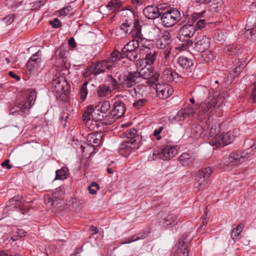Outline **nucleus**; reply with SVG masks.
I'll return each mask as SVG.
<instances>
[{
  "label": "nucleus",
  "mask_w": 256,
  "mask_h": 256,
  "mask_svg": "<svg viewBox=\"0 0 256 256\" xmlns=\"http://www.w3.org/2000/svg\"><path fill=\"white\" fill-rule=\"evenodd\" d=\"M244 145L248 148L240 154L232 153L228 156H226L223 158L222 164L226 166H234L240 164L245 162L249 157L248 148L254 150L256 148V144L252 140H246Z\"/></svg>",
  "instance_id": "f257e3e1"
},
{
  "label": "nucleus",
  "mask_w": 256,
  "mask_h": 256,
  "mask_svg": "<svg viewBox=\"0 0 256 256\" xmlns=\"http://www.w3.org/2000/svg\"><path fill=\"white\" fill-rule=\"evenodd\" d=\"M210 40L204 35H200L196 38V42L193 43L192 40L187 39L179 48L182 50H188L190 53L194 54L196 52H204L210 46Z\"/></svg>",
  "instance_id": "f03ea898"
},
{
  "label": "nucleus",
  "mask_w": 256,
  "mask_h": 256,
  "mask_svg": "<svg viewBox=\"0 0 256 256\" xmlns=\"http://www.w3.org/2000/svg\"><path fill=\"white\" fill-rule=\"evenodd\" d=\"M224 96L222 94H220L218 96L216 94L211 95L200 105L198 112L200 115H203L206 113L211 112L215 108H219L224 104Z\"/></svg>",
  "instance_id": "7ed1b4c3"
},
{
  "label": "nucleus",
  "mask_w": 256,
  "mask_h": 256,
  "mask_svg": "<svg viewBox=\"0 0 256 256\" xmlns=\"http://www.w3.org/2000/svg\"><path fill=\"white\" fill-rule=\"evenodd\" d=\"M99 108L96 107L94 108L93 106H88L86 110L82 115L84 120H86V125L90 129L94 128L95 125H96V122L104 118L99 112Z\"/></svg>",
  "instance_id": "20e7f679"
},
{
  "label": "nucleus",
  "mask_w": 256,
  "mask_h": 256,
  "mask_svg": "<svg viewBox=\"0 0 256 256\" xmlns=\"http://www.w3.org/2000/svg\"><path fill=\"white\" fill-rule=\"evenodd\" d=\"M36 98V92L31 90L25 96L18 98L16 101L14 107V108H16L18 110H14V112L28 110L34 104Z\"/></svg>",
  "instance_id": "39448f33"
},
{
  "label": "nucleus",
  "mask_w": 256,
  "mask_h": 256,
  "mask_svg": "<svg viewBox=\"0 0 256 256\" xmlns=\"http://www.w3.org/2000/svg\"><path fill=\"white\" fill-rule=\"evenodd\" d=\"M178 149V146L168 145L162 150H154L152 160L160 158L164 160H170L177 154Z\"/></svg>",
  "instance_id": "423d86ee"
},
{
  "label": "nucleus",
  "mask_w": 256,
  "mask_h": 256,
  "mask_svg": "<svg viewBox=\"0 0 256 256\" xmlns=\"http://www.w3.org/2000/svg\"><path fill=\"white\" fill-rule=\"evenodd\" d=\"M160 15L162 24L165 27H171L181 19V14L176 9L168 10Z\"/></svg>",
  "instance_id": "0eeeda50"
},
{
  "label": "nucleus",
  "mask_w": 256,
  "mask_h": 256,
  "mask_svg": "<svg viewBox=\"0 0 256 256\" xmlns=\"http://www.w3.org/2000/svg\"><path fill=\"white\" fill-rule=\"evenodd\" d=\"M141 39L134 38L130 40L122 49V52L131 61H134L138 58V48Z\"/></svg>",
  "instance_id": "6e6552de"
},
{
  "label": "nucleus",
  "mask_w": 256,
  "mask_h": 256,
  "mask_svg": "<svg viewBox=\"0 0 256 256\" xmlns=\"http://www.w3.org/2000/svg\"><path fill=\"white\" fill-rule=\"evenodd\" d=\"M134 72L138 80L140 78L144 79H148L147 82L150 86L158 81L160 76L158 72H155L154 73L150 66L146 68H144L140 71Z\"/></svg>",
  "instance_id": "1a4fd4ad"
},
{
  "label": "nucleus",
  "mask_w": 256,
  "mask_h": 256,
  "mask_svg": "<svg viewBox=\"0 0 256 256\" xmlns=\"http://www.w3.org/2000/svg\"><path fill=\"white\" fill-rule=\"evenodd\" d=\"M52 90L58 95L66 94L69 88V86L65 78L62 77H57L54 78L51 83Z\"/></svg>",
  "instance_id": "9d476101"
},
{
  "label": "nucleus",
  "mask_w": 256,
  "mask_h": 256,
  "mask_svg": "<svg viewBox=\"0 0 256 256\" xmlns=\"http://www.w3.org/2000/svg\"><path fill=\"white\" fill-rule=\"evenodd\" d=\"M138 80L134 72H128L119 76V84L123 88H132L136 84Z\"/></svg>",
  "instance_id": "9b49d317"
},
{
  "label": "nucleus",
  "mask_w": 256,
  "mask_h": 256,
  "mask_svg": "<svg viewBox=\"0 0 256 256\" xmlns=\"http://www.w3.org/2000/svg\"><path fill=\"white\" fill-rule=\"evenodd\" d=\"M126 111V107L124 104L120 101H116L114 104V108L108 115V120L110 122H113L122 116Z\"/></svg>",
  "instance_id": "f8f14e48"
},
{
  "label": "nucleus",
  "mask_w": 256,
  "mask_h": 256,
  "mask_svg": "<svg viewBox=\"0 0 256 256\" xmlns=\"http://www.w3.org/2000/svg\"><path fill=\"white\" fill-rule=\"evenodd\" d=\"M156 90L158 96L162 99L168 98L174 92V89L170 85L164 83L156 84Z\"/></svg>",
  "instance_id": "ddd939ff"
},
{
  "label": "nucleus",
  "mask_w": 256,
  "mask_h": 256,
  "mask_svg": "<svg viewBox=\"0 0 256 256\" xmlns=\"http://www.w3.org/2000/svg\"><path fill=\"white\" fill-rule=\"evenodd\" d=\"M196 29L192 24H186L184 25L179 30L178 32V38L180 40H183L184 43L186 40H184V38H192L195 32Z\"/></svg>",
  "instance_id": "4468645a"
},
{
  "label": "nucleus",
  "mask_w": 256,
  "mask_h": 256,
  "mask_svg": "<svg viewBox=\"0 0 256 256\" xmlns=\"http://www.w3.org/2000/svg\"><path fill=\"white\" fill-rule=\"evenodd\" d=\"M234 138V136L230 132H226L218 136L216 140L210 141L211 145L218 147L220 146H224L230 144Z\"/></svg>",
  "instance_id": "2eb2a0df"
},
{
  "label": "nucleus",
  "mask_w": 256,
  "mask_h": 256,
  "mask_svg": "<svg viewBox=\"0 0 256 256\" xmlns=\"http://www.w3.org/2000/svg\"><path fill=\"white\" fill-rule=\"evenodd\" d=\"M144 16L148 19L154 20L160 16L159 8L156 6H148L143 10Z\"/></svg>",
  "instance_id": "dca6fc26"
},
{
  "label": "nucleus",
  "mask_w": 256,
  "mask_h": 256,
  "mask_svg": "<svg viewBox=\"0 0 256 256\" xmlns=\"http://www.w3.org/2000/svg\"><path fill=\"white\" fill-rule=\"evenodd\" d=\"M148 42L145 38H142L140 40V46L138 48V58H144L146 55L151 52L153 50H151L146 44Z\"/></svg>",
  "instance_id": "f3484780"
},
{
  "label": "nucleus",
  "mask_w": 256,
  "mask_h": 256,
  "mask_svg": "<svg viewBox=\"0 0 256 256\" xmlns=\"http://www.w3.org/2000/svg\"><path fill=\"white\" fill-rule=\"evenodd\" d=\"M220 126L219 124L214 123L211 124L207 130V133L208 134L209 144H211L210 141L212 140H216L218 138V134L220 132Z\"/></svg>",
  "instance_id": "a211bd4d"
},
{
  "label": "nucleus",
  "mask_w": 256,
  "mask_h": 256,
  "mask_svg": "<svg viewBox=\"0 0 256 256\" xmlns=\"http://www.w3.org/2000/svg\"><path fill=\"white\" fill-rule=\"evenodd\" d=\"M170 42V35L169 32H165L156 41V46L160 49H166L169 47Z\"/></svg>",
  "instance_id": "6ab92c4d"
},
{
  "label": "nucleus",
  "mask_w": 256,
  "mask_h": 256,
  "mask_svg": "<svg viewBox=\"0 0 256 256\" xmlns=\"http://www.w3.org/2000/svg\"><path fill=\"white\" fill-rule=\"evenodd\" d=\"M94 66L96 70V74L103 72L106 70H112L114 68V64H110L107 60L97 63Z\"/></svg>",
  "instance_id": "aec40b11"
},
{
  "label": "nucleus",
  "mask_w": 256,
  "mask_h": 256,
  "mask_svg": "<svg viewBox=\"0 0 256 256\" xmlns=\"http://www.w3.org/2000/svg\"><path fill=\"white\" fill-rule=\"evenodd\" d=\"M139 147L138 142H136L135 140H126L122 142L120 145L121 150H126L131 152L132 150H136Z\"/></svg>",
  "instance_id": "412c9836"
},
{
  "label": "nucleus",
  "mask_w": 256,
  "mask_h": 256,
  "mask_svg": "<svg viewBox=\"0 0 256 256\" xmlns=\"http://www.w3.org/2000/svg\"><path fill=\"white\" fill-rule=\"evenodd\" d=\"M195 158V156L193 154L184 153L180 156L179 160L182 165L186 166L192 164Z\"/></svg>",
  "instance_id": "4be33fe9"
},
{
  "label": "nucleus",
  "mask_w": 256,
  "mask_h": 256,
  "mask_svg": "<svg viewBox=\"0 0 256 256\" xmlns=\"http://www.w3.org/2000/svg\"><path fill=\"white\" fill-rule=\"evenodd\" d=\"M138 131L136 128H130L126 130L123 133V137L128 138V140H136L140 142L139 137L137 134Z\"/></svg>",
  "instance_id": "5701e85b"
},
{
  "label": "nucleus",
  "mask_w": 256,
  "mask_h": 256,
  "mask_svg": "<svg viewBox=\"0 0 256 256\" xmlns=\"http://www.w3.org/2000/svg\"><path fill=\"white\" fill-rule=\"evenodd\" d=\"M125 56H126L123 52H120L118 50H114L110 54V56L107 60L110 64H113L114 67L115 62L121 58H124Z\"/></svg>",
  "instance_id": "b1692460"
},
{
  "label": "nucleus",
  "mask_w": 256,
  "mask_h": 256,
  "mask_svg": "<svg viewBox=\"0 0 256 256\" xmlns=\"http://www.w3.org/2000/svg\"><path fill=\"white\" fill-rule=\"evenodd\" d=\"M176 75L177 74L176 72L172 71V69L166 68L162 72V78L164 80L172 82L175 78Z\"/></svg>",
  "instance_id": "393cba45"
},
{
  "label": "nucleus",
  "mask_w": 256,
  "mask_h": 256,
  "mask_svg": "<svg viewBox=\"0 0 256 256\" xmlns=\"http://www.w3.org/2000/svg\"><path fill=\"white\" fill-rule=\"evenodd\" d=\"M164 220L163 224L164 226H172L177 224L178 217L176 214H171L164 218Z\"/></svg>",
  "instance_id": "a878e982"
},
{
  "label": "nucleus",
  "mask_w": 256,
  "mask_h": 256,
  "mask_svg": "<svg viewBox=\"0 0 256 256\" xmlns=\"http://www.w3.org/2000/svg\"><path fill=\"white\" fill-rule=\"evenodd\" d=\"M68 175V168L66 166H62L60 169L56 170L54 180H64L67 178Z\"/></svg>",
  "instance_id": "bb28decb"
},
{
  "label": "nucleus",
  "mask_w": 256,
  "mask_h": 256,
  "mask_svg": "<svg viewBox=\"0 0 256 256\" xmlns=\"http://www.w3.org/2000/svg\"><path fill=\"white\" fill-rule=\"evenodd\" d=\"M112 90L108 86L102 84L100 85L97 90V94L98 97L103 98L110 96Z\"/></svg>",
  "instance_id": "cd10ccee"
},
{
  "label": "nucleus",
  "mask_w": 256,
  "mask_h": 256,
  "mask_svg": "<svg viewBox=\"0 0 256 256\" xmlns=\"http://www.w3.org/2000/svg\"><path fill=\"white\" fill-rule=\"evenodd\" d=\"M178 64L184 68H188L192 66V60L184 56H180L177 60Z\"/></svg>",
  "instance_id": "c85d7f7f"
},
{
  "label": "nucleus",
  "mask_w": 256,
  "mask_h": 256,
  "mask_svg": "<svg viewBox=\"0 0 256 256\" xmlns=\"http://www.w3.org/2000/svg\"><path fill=\"white\" fill-rule=\"evenodd\" d=\"M244 228V224L240 223L236 228L233 229L231 234V237L234 241L238 240L240 238V234Z\"/></svg>",
  "instance_id": "c756f323"
},
{
  "label": "nucleus",
  "mask_w": 256,
  "mask_h": 256,
  "mask_svg": "<svg viewBox=\"0 0 256 256\" xmlns=\"http://www.w3.org/2000/svg\"><path fill=\"white\" fill-rule=\"evenodd\" d=\"M254 26L255 24H254L252 26H250L249 22H248L246 26V35L247 38L252 40H255L256 39V30H254Z\"/></svg>",
  "instance_id": "7c9ffc66"
},
{
  "label": "nucleus",
  "mask_w": 256,
  "mask_h": 256,
  "mask_svg": "<svg viewBox=\"0 0 256 256\" xmlns=\"http://www.w3.org/2000/svg\"><path fill=\"white\" fill-rule=\"evenodd\" d=\"M122 4V2L120 0H110L106 4V7L110 10H116L120 8Z\"/></svg>",
  "instance_id": "2f4dec72"
},
{
  "label": "nucleus",
  "mask_w": 256,
  "mask_h": 256,
  "mask_svg": "<svg viewBox=\"0 0 256 256\" xmlns=\"http://www.w3.org/2000/svg\"><path fill=\"white\" fill-rule=\"evenodd\" d=\"M100 138H101L100 134H90L87 136V140L90 142V144H96L98 145L101 142V140Z\"/></svg>",
  "instance_id": "473e14b6"
},
{
  "label": "nucleus",
  "mask_w": 256,
  "mask_h": 256,
  "mask_svg": "<svg viewBox=\"0 0 256 256\" xmlns=\"http://www.w3.org/2000/svg\"><path fill=\"white\" fill-rule=\"evenodd\" d=\"M212 172V168L210 167L206 168L199 171L198 177L200 179L206 180V179L210 176Z\"/></svg>",
  "instance_id": "72a5a7b5"
},
{
  "label": "nucleus",
  "mask_w": 256,
  "mask_h": 256,
  "mask_svg": "<svg viewBox=\"0 0 256 256\" xmlns=\"http://www.w3.org/2000/svg\"><path fill=\"white\" fill-rule=\"evenodd\" d=\"M134 28L132 30V34L136 39L142 38L141 34V26L140 25L138 21H135L134 22Z\"/></svg>",
  "instance_id": "f704fd0d"
},
{
  "label": "nucleus",
  "mask_w": 256,
  "mask_h": 256,
  "mask_svg": "<svg viewBox=\"0 0 256 256\" xmlns=\"http://www.w3.org/2000/svg\"><path fill=\"white\" fill-rule=\"evenodd\" d=\"M156 55L157 52L156 50H152L150 52V54H148V55H146L144 57V60L146 61V62H147L148 65L150 66L154 63L156 59Z\"/></svg>",
  "instance_id": "c9c22d12"
},
{
  "label": "nucleus",
  "mask_w": 256,
  "mask_h": 256,
  "mask_svg": "<svg viewBox=\"0 0 256 256\" xmlns=\"http://www.w3.org/2000/svg\"><path fill=\"white\" fill-rule=\"evenodd\" d=\"M180 247H179L178 250V256H188V250L184 246V240H180Z\"/></svg>",
  "instance_id": "e433bc0d"
},
{
  "label": "nucleus",
  "mask_w": 256,
  "mask_h": 256,
  "mask_svg": "<svg viewBox=\"0 0 256 256\" xmlns=\"http://www.w3.org/2000/svg\"><path fill=\"white\" fill-rule=\"evenodd\" d=\"M222 0H214L210 4V10L215 12L220 11L222 8Z\"/></svg>",
  "instance_id": "4c0bfd02"
},
{
  "label": "nucleus",
  "mask_w": 256,
  "mask_h": 256,
  "mask_svg": "<svg viewBox=\"0 0 256 256\" xmlns=\"http://www.w3.org/2000/svg\"><path fill=\"white\" fill-rule=\"evenodd\" d=\"M96 107L99 108V111H100L101 113L106 114V112L110 109V102L109 101L106 100L102 102L100 105Z\"/></svg>",
  "instance_id": "58836bf2"
},
{
  "label": "nucleus",
  "mask_w": 256,
  "mask_h": 256,
  "mask_svg": "<svg viewBox=\"0 0 256 256\" xmlns=\"http://www.w3.org/2000/svg\"><path fill=\"white\" fill-rule=\"evenodd\" d=\"M204 12H201L194 13L192 14L189 20L190 24H192L194 25L200 19H202L203 14H204Z\"/></svg>",
  "instance_id": "ea45409f"
},
{
  "label": "nucleus",
  "mask_w": 256,
  "mask_h": 256,
  "mask_svg": "<svg viewBox=\"0 0 256 256\" xmlns=\"http://www.w3.org/2000/svg\"><path fill=\"white\" fill-rule=\"evenodd\" d=\"M202 52V56L204 58V60L206 62L212 61L215 58V55L213 54L212 51L205 50L204 52Z\"/></svg>",
  "instance_id": "a19ab883"
},
{
  "label": "nucleus",
  "mask_w": 256,
  "mask_h": 256,
  "mask_svg": "<svg viewBox=\"0 0 256 256\" xmlns=\"http://www.w3.org/2000/svg\"><path fill=\"white\" fill-rule=\"evenodd\" d=\"M186 118V114H184L182 110H179L176 114L170 118L171 120L180 122L184 120Z\"/></svg>",
  "instance_id": "79ce46f5"
},
{
  "label": "nucleus",
  "mask_w": 256,
  "mask_h": 256,
  "mask_svg": "<svg viewBox=\"0 0 256 256\" xmlns=\"http://www.w3.org/2000/svg\"><path fill=\"white\" fill-rule=\"evenodd\" d=\"M198 108H199V105L196 104L194 106L187 107L182 110L184 114H186V116L187 117L191 114H194Z\"/></svg>",
  "instance_id": "37998d69"
},
{
  "label": "nucleus",
  "mask_w": 256,
  "mask_h": 256,
  "mask_svg": "<svg viewBox=\"0 0 256 256\" xmlns=\"http://www.w3.org/2000/svg\"><path fill=\"white\" fill-rule=\"evenodd\" d=\"M144 92V90H142V91H140V90H139V86H137L136 88H134L130 90V93L134 98H140V96H142V94Z\"/></svg>",
  "instance_id": "c03bdc74"
},
{
  "label": "nucleus",
  "mask_w": 256,
  "mask_h": 256,
  "mask_svg": "<svg viewBox=\"0 0 256 256\" xmlns=\"http://www.w3.org/2000/svg\"><path fill=\"white\" fill-rule=\"evenodd\" d=\"M92 74H94L95 76L96 75L95 66L94 65H90L86 68L84 72V76L85 78H88Z\"/></svg>",
  "instance_id": "a18cd8bd"
},
{
  "label": "nucleus",
  "mask_w": 256,
  "mask_h": 256,
  "mask_svg": "<svg viewBox=\"0 0 256 256\" xmlns=\"http://www.w3.org/2000/svg\"><path fill=\"white\" fill-rule=\"evenodd\" d=\"M226 38V33L221 32L217 31L214 32V38L219 42L224 41Z\"/></svg>",
  "instance_id": "49530a36"
},
{
  "label": "nucleus",
  "mask_w": 256,
  "mask_h": 256,
  "mask_svg": "<svg viewBox=\"0 0 256 256\" xmlns=\"http://www.w3.org/2000/svg\"><path fill=\"white\" fill-rule=\"evenodd\" d=\"M207 184L206 180L199 179L195 184V190L198 192L203 190Z\"/></svg>",
  "instance_id": "de8ad7c7"
},
{
  "label": "nucleus",
  "mask_w": 256,
  "mask_h": 256,
  "mask_svg": "<svg viewBox=\"0 0 256 256\" xmlns=\"http://www.w3.org/2000/svg\"><path fill=\"white\" fill-rule=\"evenodd\" d=\"M243 67V64L241 62L236 60L234 62V68L233 69L234 76H236L238 73L242 69Z\"/></svg>",
  "instance_id": "09e8293b"
},
{
  "label": "nucleus",
  "mask_w": 256,
  "mask_h": 256,
  "mask_svg": "<svg viewBox=\"0 0 256 256\" xmlns=\"http://www.w3.org/2000/svg\"><path fill=\"white\" fill-rule=\"evenodd\" d=\"M10 234H16L20 238L25 236V232L22 228H18L17 227H13L12 230L10 232Z\"/></svg>",
  "instance_id": "8fccbe9b"
},
{
  "label": "nucleus",
  "mask_w": 256,
  "mask_h": 256,
  "mask_svg": "<svg viewBox=\"0 0 256 256\" xmlns=\"http://www.w3.org/2000/svg\"><path fill=\"white\" fill-rule=\"evenodd\" d=\"M146 65H148L147 62H146L144 58H139L136 63V71H140L144 68H146L148 67Z\"/></svg>",
  "instance_id": "3c124183"
},
{
  "label": "nucleus",
  "mask_w": 256,
  "mask_h": 256,
  "mask_svg": "<svg viewBox=\"0 0 256 256\" xmlns=\"http://www.w3.org/2000/svg\"><path fill=\"white\" fill-rule=\"evenodd\" d=\"M99 189L100 186L96 182H92L88 187L89 192L92 194H96Z\"/></svg>",
  "instance_id": "603ef678"
},
{
  "label": "nucleus",
  "mask_w": 256,
  "mask_h": 256,
  "mask_svg": "<svg viewBox=\"0 0 256 256\" xmlns=\"http://www.w3.org/2000/svg\"><path fill=\"white\" fill-rule=\"evenodd\" d=\"M88 84V82H84V84L82 85L81 88H80V97H81L82 99L83 100H84L86 98L88 94V90L87 89Z\"/></svg>",
  "instance_id": "864d4df0"
},
{
  "label": "nucleus",
  "mask_w": 256,
  "mask_h": 256,
  "mask_svg": "<svg viewBox=\"0 0 256 256\" xmlns=\"http://www.w3.org/2000/svg\"><path fill=\"white\" fill-rule=\"evenodd\" d=\"M72 10V8L71 6H67L60 10L58 11V14L60 16H66L70 14Z\"/></svg>",
  "instance_id": "5fc2aeb1"
},
{
  "label": "nucleus",
  "mask_w": 256,
  "mask_h": 256,
  "mask_svg": "<svg viewBox=\"0 0 256 256\" xmlns=\"http://www.w3.org/2000/svg\"><path fill=\"white\" fill-rule=\"evenodd\" d=\"M19 200L18 196H14L10 200L7 206L17 208L20 205Z\"/></svg>",
  "instance_id": "6e6d98bb"
},
{
  "label": "nucleus",
  "mask_w": 256,
  "mask_h": 256,
  "mask_svg": "<svg viewBox=\"0 0 256 256\" xmlns=\"http://www.w3.org/2000/svg\"><path fill=\"white\" fill-rule=\"evenodd\" d=\"M146 100L144 98H140L134 102L133 106L136 109H140L146 104Z\"/></svg>",
  "instance_id": "4d7b16f0"
},
{
  "label": "nucleus",
  "mask_w": 256,
  "mask_h": 256,
  "mask_svg": "<svg viewBox=\"0 0 256 256\" xmlns=\"http://www.w3.org/2000/svg\"><path fill=\"white\" fill-rule=\"evenodd\" d=\"M206 23L204 19H200L195 24L194 26L196 30H201L204 28Z\"/></svg>",
  "instance_id": "13d9d810"
},
{
  "label": "nucleus",
  "mask_w": 256,
  "mask_h": 256,
  "mask_svg": "<svg viewBox=\"0 0 256 256\" xmlns=\"http://www.w3.org/2000/svg\"><path fill=\"white\" fill-rule=\"evenodd\" d=\"M40 54L41 52L40 51H38L37 52L33 54L30 60H32V62L36 63V64H38L40 62Z\"/></svg>",
  "instance_id": "bf43d9fd"
},
{
  "label": "nucleus",
  "mask_w": 256,
  "mask_h": 256,
  "mask_svg": "<svg viewBox=\"0 0 256 256\" xmlns=\"http://www.w3.org/2000/svg\"><path fill=\"white\" fill-rule=\"evenodd\" d=\"M50 24L54 28H58L62 26V22L58 18H55L53 20L50 21Z\"/></svg>",
  "instance_id": "052dcab7"
},
{
  "label": "nucleus",
  "mask_w": 256,
  "mask_h": 256,
  "mask_svg": "<svg viewBox=\"0 0 256 256\" xmlns=\"http://www.w3.org/2000/svg\"><path fill=\"white\" fill-rule=\"evenodd\" d=\"M14 20V15H9L7 16L4 18L2 19V21L6 24L8 25L10 24Z\"/></svg>",
  "instance_id": "680f3d73"
},
{
  "label": "nucleus",
  "mask_w": 256,
  "mask_h": 256,
  "mask_svg": "<svg viewBox=\"0 0 256 256\" xmlns=\"http://www.w3.org/2000/svg\"><path fill=\"white\" fill-rule=\"evenodd\" d=\"M38 64H36L34 62H32V60H29L26 64L27 68L29 70H32L34 68H35L37 67Z\"/></svg>",
  "instance_id": "e2e57ef3"
},
{
  "label": "nucleus",
  "mask_w": 256,
  "mask_h": 256,
  "mask_svg": "<svg viewBox=\"0 0 256 256\" xmlns=\"http://www.w3.org/2000/svg\"><path fill=\"white\" fill-rule=\"evenodd\" d=\"M110 82L111 84L114 89H118L119 88V86H120L119 84V81L118 82L112 76H110Z\"/></svg>",
  "instance_id": "0e129e2a"
},
{
  "label": "nucleus",
  "mask_w": 256,
  "mask_h": 256,
  "mask_svg": "<svg viewBox=\"0 0 256 256\" xmlns=\"http://www.w3.org/2000/svg\"><path fill=\"white\" fill-rule=\"evenodd\" d=\"M163 128L162 126H160L158 130H154L153 135L156 138L157 140H160L162 138L160 136V134L163 130Z\"/></svg>",
  "instance_id": "69168bd1"
},
{
  "label": "nucleus",
  "mask_w": 256,
  "mask_h": 256,
  "mask_svg": "<svg viewBox=\"0 0 256 256\" xmlns=\"http://www.w3.org/2000/svg\"><path fill=\"white\" fill-rule=\"evenodd\" d=\"M140 238L139 237H136V238H134V236L130 238H128L127 240H125L123 241L121 244H130L132 242H134L136 240H140Z\"/></svg>",
  "instance_id": "338daca9"
},
{
  "label": "nucleus",
  "mask_w": 256,
  "mask_h": 256,
  "mask_svg": "<svg viewBox=\"0 0 256 256\" xmlns=\"http://www.w3.org/2000/svg\"><path fill=\"white\" fill-rule=\"evenodd\" d=\"M234 50V48L232 46H226L224 48V51L225 52L228 54H230L231 52H232Z\"/></svg>",
  "instance_id": "774afa93"
}]
</instances>
